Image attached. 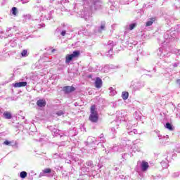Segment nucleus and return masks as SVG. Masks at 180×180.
<instances>
[{
    "label": "nucleus",
    "instance_id": "f257e3e1",
    "mask_svg": "<svg viewBox=\"0 0 180 180\" xmlns=\"http://www.w3.org/2000/svg\"><path fill=\"white\" fill-rule=\"evenodd\" d=\"M90 112L91 114L89 117L90 122H92V123H97L98 120H99V115H98V112L96 111V105H91Z\"/></svg>",
    "mask_w": 180,
    "mask_h": 180
},
{
    "label": "nucleus",
    "instance_id": "f03ea898",
    "mask_svg": "<svg viewBox=\"0 0 180 180\" xmlns=\"http://www.w3.org/2000/svg\"><path fill=\"white\" fill-rule=\"evenodd\" d=\"M80 55L81 52H79V51H73L72 54L66 56V63H70V61L72 60L73 58H78Z\"/></svg>",
    "mask_w": 180,
    "mask_h": 180
},
{
    "label": "nucleus",
    "instance_id": "7ed1b4c3",
    "mask_svg": "<svg viewBox=\"0 0 180 180\" xmlns=\"http://www.w3.org/2000/svg\"><path fill=\"white\" fill-rule=\"evenodd\" d=\"M94 85L95 88H96L97 89L102 88L103 85V82H102V79H101V77H96Z\"/></svg>",
    "mask_w": 180,
    "mask_h": 180
},
{
    "label": "nucleus",
    "instance_id": "20e7f679",
    "mask_svg": "<svg viewBox=\"0 0 180 180\" xmlns=\"http://www.w3.org/2000/svg\"><path fill=\"white\" fill-rule=\"evenodd\" d=\"M141 168L143 172H146V171H147L148 168H150V165H148V162L143 160L141 164Z\"/></svg>",
    "mask_w": 180,
    "mask_h": 180
},
{
    "label": "nucleus",
    "instance_id": "39448f33",
    "mask_svg": "<svg viewBox=\"0 0 180 180\" xmlns=\"http://www.w3.org/2000/svg\"><path fill=\"white\" fill-rule=\"evenodd\" d=\"M74 91H75V87L72 86H66L63 87V92H65V94H70L74 92Z\"/></svg>",
    "mask_w": 180,
    "mask_h": 180
},
{
    "label": "nucleus",
    "instance_id": "423d86ee",
    "mask_svg": "<svg viewBox=\"0 0 180 180\" xmlns=\"http://www.w3.org/2000/svg\"><path fill=\"white\" fill-rule=\"evenodd\" d=\"M27 85V82H17L14 84L15 88H22L23 86H26Z\"/></svg>",
    "mask_w": 180,
    "mask_h": 180
},
{
    "label": "nucleus",
    "instance_id": "0eeeda50",
    "mask_svg": "<svg viewBox=\"0 0 180 180\" xmlns=\"http://www.w3.org/2000/svg\"><path fill=\"white\" fill-rule=\"evenodd\" d=\"M46 100H43V99H39L37 101V105L39 108H44V106H46Z\"/></svg>",
    "mask_w": 180,
    "mask_h": 180
},
{
    "label": "nucleus",
    "instance_id": "6e6552de",
    "mask_svg": "<svg viewBox=\"0 0 180 180\" xmlns=\"http://www.w3.org/2000/svg\"><path fill=\"white\" fill-rule=\"evenodd\" d=\"M155 21V18H151L150 19V21H147L146 23V26L148 27V26H152L153 23H154V22Z\"/></svg>",
    "mask_w": 180,
    "mask_h": 180
},
{
    "label": "nucleus",
    "instance_id": "1a4fd4ad",
    "mask_svg": "<svg viewBox=\"0 0 180 180\" xmlns=\"http://www.w3.org/2000/svg\"><path fill=\"white\" fill-rule=\"evenodd\" d=\"M122 98L124 101H127L129 98V92L127 91H122Z\"/></svg>",
    "mask_w": 180,
    "mask_h": 180
},
{
    "label": "nucleus",
    "instance_id": "9d476101",
    "mask_svg": "<svg viewBox=\"0 0 180 180\" xmlns=\"http://www.w3.org/2000/svg\"><path fill=\"white\" fill-rule=\"evenodd\" d=\"M3 115L5 119H11L12 117V114L11 113V112L6 111L4 112Z\"/></svg>",
    "mask_w": 180,
    "mask_h": 180
},
{
    "label": "nucleus",
    "instance_id": "9b49d317",
    "mask_svg": "<svg viewBox=\"0 0 180 180\" xmlns=\"http://www.w3.org/2000/svg\"><path fill=\"white\" fill-rule=\"evenodd\" d=\"M166 128L169 129L171 131H172L174 130V128L172 127V125L171 124H169V122H167L166 124Z\"/></svg>",
    "mask_w": 180,
    "mask_h": 180
},
{
    "label": "nucleus",
    "instance_id": "f8f14e48",
    "mask_svg": "<svg viewBox=\"0 0 180 180\" xmlns=\"http://www.w3.org/2000/svg\"><path fill=\"white\" fill-rule=\"evenodd\" d=\"M12 13L14 15V16H16L18 15V8L16 7L12 8Z\"/></svg>",
    "mask_w": 180,
    "mask_h": 180
},
{
    "label": "nucleus",
    "instance_id": "ddd939ff",
    "mask_svg": "<svg viewBox=\"0 0 180 180\" xmlns=\"http://www.w3.org/2000/svg\"><path fill=\"white\" fill-rule=\"evenodd\" d=\"M20 178H26L27 173L26 172H21L20 174Z\"/></svg>",
    "mask_w": 180,
    "mask_h": 180
},
{
    "label": "nucleus",
    "instance_id": "4468645a",
    "mask_svg": "<svg viewBox=\"0 0 180 180\" xmlns=\"http://www.w3.org/2000/svg\"><path fill=\"white\" fill-rule=\"evenodd\" d=\"M44 174H51V169L46 168L43 170Z\"/></svg>",
    "mask_w": 180,
    "mask_h": 180
},
{
    "label": "nucleus",
    "instance_id": "2eb2a0df",
    "mask_svg": "<svg viewBox=\"0 0 180 180\" xmlns=\"http://www.w3.org/2000/svg\"><path fill=\"white\" fill-rule=\"evenodd\" d=\"M21 56L22 57H26L27 56V50H22V51L21 52Z\"/></svg>",
    "mask_w": 180,
    "mask_h": 180
},
{
    "label": "nucleus",
    "instance_id": "dca6fc26",
    "mask_svg": "<svg viewBox=\"0 0 180 180\" xmlns=\"http://www.w3.org/2000/svg\"><path fill=\"white\" fill-rule=\"evenodd\" d=\"M136 25L137 24H136V22L129 25V30H133Z\"/></svg>",
    "mask_w": 180,
    "mask_h": 180
},
{
    "label": "nucleus",
    "instance_id": "f3484780",
    "mask_svg": "<svg viewBox=\"0 0 180 180\" xmlns=\"http://www.w3.org/2000/svg\"><path fill=\"white\" fill-rule=\"evenodd\" d=\"M56 115H57V116H63V115H64V111L59 110V111L56 112Z\"/></svg>",
    "mask_w": 180,
    "mask_h": 180
},
{
    "label": "nucleus",
    "instance_id": "a211bd4d",
    "mask_svg": "<svg viewBox=\"0 0 180 180\" xmlns=\"http://www.w3.org/2000/svg\"><path fill=\"white\" fill-rule=\"evenodd\" d=\"M102 30H105V24L101 25V29L99 30V33H102Z\"/></svg>",
    "mask_w": 180,
    "mask_h": 180
},
{
    "label": "nucleus",
    "instance_id": "6ab92c4d",
    "mask_svg": "<svg viewBox=\"0 0 180 180\" xmlns=\"http://www.w3.org/2000/svg\"><path fill=\"white\" fill-rule=\"evenodd\" d=\"M4 144H5L6 146H11V144H12V142L8 141V140H6L4 142Z\"/></svg>",
    "mask_w": 180,
    "mask_h": 180
},
{
    "label": "nucleus",
    "instance_id": "aec40b11",
    "mask_svg": "<svg viewBox=\"0 0 180 180\" xmlns=\"http://www.w3.org/2000/svg\"><path fill=\"white\" fill-rule=\"evenodd\" d=\"M61 35L62 36H65V31H62L61 32Z\"/></svg>",
    "mask_w": 180,
    "mask_h": 180
},
{
    "label": "nucleus",
    "instance_id": "412c9836",
    "mask_svg": "<svg viewBox=\"0 0 180 180\" xmlns=\"http://www.w3.org/2000/svg\"><path fill=\"white\" fill-rule=\"evenodd\" d=\"M89 78H92V75H89Z\"/></svg>",
    "mask_w": 180,
    "mask_h": 180
},
{
    "label": "nucleus",
    "instance_id": "4be33fe9",
    "mask_svg": "<svg viewBox=\"0 0 180 180\" xmlns=\"http://www.w3.org/2000/svg\"><path fill=\"white\" fill-rule=\"evenodd\" d=\"M54 51H56V49H53V50H52V52H54Z\"/></svg>",
    "mask_w": 180,
    "mask_h": 180
}]
</instances>
